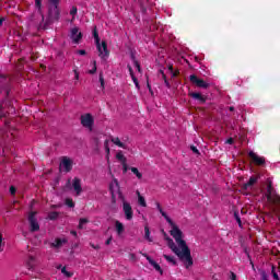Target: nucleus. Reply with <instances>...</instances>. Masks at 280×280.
I'll return each instance as SVG.
<instances>
[{
  "instance_id": "nucleus-49",
  "label": "nucleus",
  "mask_w": 280,
  "mask_h": 280,
  "mask_svg": "<svg viewBox=\"0 0 280 280\" xmlns=\"http://www.w3.org/2000/svg\"><path fill=\"white\" fill-rule=\"evenodd\" d=\"M163 78H164V82H165L166 86L170 88V82H167V79H165V74H163Z\"/></svg>"
},
{
  "instance_id": "nucleus-1",
  "label": "nucleus",
  "mask_w": 280,
  "mask_h": 280,
  "mask_svg": "<svg viewBox=\"0 0 280 280\" xmlns=\"http://www.w3.org/2000/svg\"><path fill=\"white\" fill-rule=\"evenodd\" d=\"M158 211H160L161 215L166 220V222L170 224L171 230L170 234L173 236L176 243H174V240L166 238L167 246L171 248V250L176 254V256L183 261L185 268L189 269L191 266H194V258L191 257V249H189V246H187V242H185V234H183V231L170 217H167V213L163 211V208L161 207V203H156ZM177 244V245H176Z\"/></svg>"
},
{
  "instance_id": "nucleus-23",
  "label": "nucleus",
  "mask_w": 280,
  "mask_h": 280,
  "mask_svg": "<svg viewBox=\"0 0 280 280\" xmlns=\"http://www.w3.org/2000/svg\"><path fill=\"white\" fill-rule=\"evenodd\" d=\"M130 75H131V80L135 83L136 88L139 89V80H137V77H135V70H132V67L128 66Z\"/></svg>"
},
{
  "instance_id": "nucleus-51",
  "label": "nucleus",
  "mask_w": 280,
  "mask_h": 280,
  "mask_svg": "<svg viewBox=\"0 0 280 280\" xmlns=\"http://www.w3.org/2000/svg\"><path fill=\"white\" fill-rule=\"evenodd\" d=\"M232 280H237V279L235 278V273H232Z\"/></svg>"
},
{
  "instance_id": "nucleus-6",
  "label": "nucleus",
  "mask_w": 280,
  "mask_h": 280,
  "mask_svg": "<svg viewBox=\"0 0 280 280\" xmlns=\"http://www.w3.org/2000/svg\"><path fill=\"white\" fill-rule=\"evenodd\" d=\"M267 200L269 205H280V197L272 191V186L267 188Z\"/></svg>"
},
{
  "instance_id": "nucleus-20",
  "label": "nucleus",
  "mask_w": 280,
  "mask_h": 280,
  "mask_svg": "<svg viewBox=\"0 0 280 280\" xmlns=\"http://www.w3.org/2000/svg\"><path fill=\"white\" fill-rule=\"evenodd\" d=\"M116 160L121 164L124 163L126 165V162H128V159L126 158V155L124 154V151H118L116 153Z\"/></svg>"
},
{
  "instance_id": "nucleus-4",
  "label": "nucleus",
  "mask_w": 280,
  "mask_h": 280,
  "mask_svg": "<svg viewBox=\"0 0 280 280\" xmlns=\"http://www.w3.org/2000/svg\"><path fill=\"white\" fill-rule=\"evenodd\" d=\"M109 191L112 194V198L115 200V197L122 199L124 195H121V189L119 188V182L117 179H113L109 184Z\"/></svg>"
},
{
  "instance_id": "nucleus-54",
  "label": "nucleus",
  "mask_w": 280,
  "mask_h": 280,
  "mask_svg": "<svg viewBox=\"0 0 280 280\" xmlns=\"http://www.w3.org/2000/svg\"><path fill=\"white\" fill-rule=\"evenodd\" d=\"M230 110H233V107H230Z\"/></svg>"
},
{
  "instance_id": "nucleus-53",
  "label": "nucleus",
  "mask_w": 280,
  "mask_h": 280,
  "mask_svg": "<svg viewBox=\"0 0 280 280\" xmlns=\"http://www.w3.org/2000/svg\"><path fill=\"white\" fill-rule=\"evenodd\" d=\"M31 261H34V257H31Z\"/></svg>"
},
{
  "instance_id": "nucleus-43",
  "label": "nucleus",
  "mask_w": 280,
  "mask_h": 280,
  "mask_svg": "<svg viewBox=\"0 0 280 280\" xmlns=\"http://www.w3.org/2000/svg\"><path fill=\"white\" fill-rule=\"evenodd\" d=\"M74 80H80V72L78 70H74Z\"/></svg>"
},
{
  "instance_id": "nucleus-25",
  "label": "nucleus",
  "mask_w": 280,
  "mask_h": 280,
  "mask_svg": "<svg viewBox=\"0 0 280 280\" xmlns=\"http://www.w3.org/2000/svg\"><path fill=\"white\" fill-rule=\"evenodd\" d=\"M130 171L132 172V174H135L136 178H138V180H141V178H143V174L139 172V168L137 167H131Z\"/></svg>"
},
{
  "instance_id": "nucleus-17",
  "label": "nucleus",
  "mask_w": 280,
  "mask_h": 280,
  "mask_svg": "<svg viewBox=\"0 0 280 280\" xmlns=\"http://www.w3.org/2000/svg\"><path fill=\"white\" fill-rule=\"evenodd\" d=\"M112 143H114V145H117L118 148H122V150H128V144L121 142V140L117 137L112 138Z\"/></svg>"
},
{
  "instance_id": "nucleus-18",
  "label": "nucleus",
  "mask_w": 280,
  "mask_h": 280,
  "mask_svg": "<svg viewBox=\"0 0 280 280\" xmlns=\"http://www.w3.org/2000/svg\"><path fill=\"white\" fill-rule=\"evenodd\" d=\"M255 183H257V177H250L248 183L244 184L243 189H245V191L253 189V185H255Z\"/></svg>"
},
{
  "instance_id": "nucleus-42",
  "label": "nucleus",
  "mask_w": 280,
  "mask_h": 280,
  "mask_svg": "<svg viewBox=\"0 0 280 280\" xmlns=\"http://www.w3.org/2000/svg\"><path fill=\"white\" fill-rule=\"evenodd\" d=\"M10 194H11L12 196H14V194H16V188H15L14 186H11V187H10Z\"/></svg>"
},
{
  "instance_id": "nucleus-8",
  "label": "nucleus",
  "mask_w": 280,
  "mask_h": 280,
  "mask_svg": "<svg viewBox=\"0 0 280 280\" xmlns=\"http://www.w3.org/2000/svg\"><path fill=\"white\" fill-rule=\"evenodd\" d=\"M72 168H73V160L69 158H62L59 165L60 172H71Z\"/></svg>"
},
{
  "instance_id": "nucleus-44",
  "label": "nucleus",
  "mask_w": 280,
  "mask_h": 280,
  "mask_svg": "<svg viewBox=\"0 0 280 280\" xmlns=\"http://www.w3.org/2000/svg\"><path fill=\"white\" fill-rule=\"evenodd\" d=\"M235 219L238 223V226H242V219H240V215L235 214Z\"/></svg>"
},
{
  "instance_id": "nucleus-15",
  "label": "nucleus",
  "mask_w": 280,
  "mask_h": 280,
  "mask_svg": "<svg viewBox=\"0 0 280 280\" xmlns=\"http://www.w3.org/2000/svg\"><path fill=\"white\" fill-rule=\"evenodd\" d=\"M147 261H149L150 266L156 270L160 275H163V269L161 268V265H159L154 259H152L150 256L144 255Z\"/></svg>"
},
{
  "instance_id": "nucleus-11",
  "label": "nucleus",
  "mask_w": 280,
  "mask_h": 280,
  "mask_svg": "<svg viewBox=\"0 0 280 280\" xmlns=\"http://www.w3.org/2000/svg\"><path fill=\"white\" fill-rule=\"evenodd\" d=\"M81 124L82 126H84V128L93 130V116H91V114H85L81 116Z\"/></svg>"
},
{
  "instance_id": "nucleus-2",
  "label": "nucleus",
  "mask_w": 280,
  "mask_h": 280,
  "mask_svg": "<svg viewBox=\"0 0 280 280\" xmlns=\"http://www.w3.org/2000/svg\"><path fill=\"white\" fill-rule=\"evenodd\" d=\"M158 211H160L161 215L166 220V222L170 224L171 230L170 234L173 236L176 243H174V240L166 238L167 246L171 248V250L176 254V256L183 261L185 268L189 269L191 266H194V258L191 257V249H189V246H187V242H185V234H183V231L170 217H167V213L163 211V208L161 207V203H156ZM177 244V245H176Z\"/></svg>"
},
{
  "instance_id": "nucleus-45",
  "label": "nucleus",
  "mask_w": 280,
  "mask_h": 280,
  "mask_svg": "<svg viewBox=\"0 0 280 280\" xmlns=\"http://www.w3.org/2000/svg\"><path fill=\"white\" fill-rule=\"evenodd\" d=\"M272 277H273V279L279 280V275H277V272H275V270H272Z\"/></svg>"
},
{
  "instance_id": "nucleus-36",
  "label": "nucleus",
  "mask_w": 280,
  "mask_h": 280,
  "mask_svg": "<svg viewBox=\"0 0 280 280\" xmlns=\"http://www.w3.org/2000/svg\"><path fill=\"white\" fill-rule=\"evenodd\" d=\"M3 246H5V243H3V236L0 234V253L3 250Z\"/></svg>"
},
{
  "instance_id": "nucleus-5",
  "label": "nucleus",
  "mask_w": 280,
  "mask_h": 280,
  "mask_svg": "<svg viewBox=\"0 0 280 280\" xmlns=\"http://www.w3.org/2000/svg\"><path fill=\"white\" fill-rule=\"evenodd\" d=\"M120 200L122 201V211L125 213L126 220H132L135 215V212L132 211V206L130 205V202L126 201L124 197Z\"/></svg>"
},
{
  "instance_id": "nucleus-29",
  "label": "nucleus",
  "mask_w": 280,
  "mask_h": 280,
  "mask_svg": "<svg viewBox=\"0 0 280 280\" xmlns=\"http://www.w3.org/2000/svg\"><path fill=\"white\" fill-rule=\"evenodd\" d=\"M194 100H199L200 102H205V98L202 97V94L200 93H191L190 94Z\"/></svg>"
},
{
  "instance_id": "nucleus-30",
  "label": "nucleus",
  "mask_w": 280,
  "mask_h": 280,
  "mask_svg": "<svg viewBox=\"0 0 280 280\" xmlns=\"http://www.w3.org/2000/svg\"><path fill=\"white\" fill-rule=\"evenodd\" d=\"M89 224V219H80L79 221V229H84Z\"/></svg>"
},
{
  "instance_id": "nucleus-31",
  "label": "nucleus",
  "mask_w": 280,
  "mask_h": 280,
  "mask_svg": "<svg viewBox=\"0 0 280 280\" xmlns=\"http://www.w3.org/2000/svg\"><path fill=\"white\" fill-rule=\"evenodd\" d=\"M132 62L136 71H138V73H141V66L139 65V61L133 59Z\"/></svg>"
},
{
  "instance_id": "nucleus-33",
  "label": "nucleus",
  "mask_w": 280,
  "mask_h": 280,
  "mask_svg": "<svg viewBox=\"0 0 280 280\" xmlns=\"http://www.w3.org/2000/svg\"><path fill=\"white\" fill-rule=\"evenodd\" d=\"M93 36H94V40H95V45H96L97 43H100V34H97V30L93 31Z\"/></svg>"
},
{
  "instance_id": "nucleus-41",
  "label": "nucleus",
  "mask_w": 280,
  "mask_h": 280,
  "mask_svg": "<svg viewBox=\"0 0 280 280\" xmlns=\"http://www.w3.org/2000/svg\"><path fill=\"white\" fill-rule=\"evenodd\" d=\"M124 172H128V162L121 163Z\"/></svg>"
},
{
  "instance_id": "nucleus-14",
  "label": "nucleus",
  "mask_w": 280,
  "mask_h": 280,
  "mask_svg": "<svg viewBox=\"0 0 280 280\" xmlns=\"http://www.w3.org/2000/svg\"><path fill=\"white\" fill-rule=\"evenodd\" d=\"M249 158L252 159V161H254L256 165H264V163H266V159L264 156L258 155L253 151L249 152Z\"/></svg>"
},
{
  "instance_id": "nucleus-35",
  "label": "nucleus",
  "mask_w": 280,
  "mask_h": 280,
  "mask_svg": "<svg viewBox=\"0 0 280 280\" xmlns=\"http://www.w3.org/2000/svg\"><path fill=\"white\" fill-rule=\"evenodd\" d=\"M70 14H71V16H75V14H78V8L72 7L70 10Z\"/></svg>"
},
{
  "instance_id": "nucleus-27",
  "label": "nucleus",
  "mask_w": 280,
  "mask_h": 280,
  "mask_svg": "<svg viewBox=\"0 0 280 280\" xmlns=\"http://www.w3.org/2000/svg\"><path fill=\"white\" fill-rule=\"evenodd\" d=\"M144 240H147V242H152V236H150V228L148 225L144 226Z\"/></svg>"
},
{
  "instance_id": "nucleus-26",
  "label": "nucleus",
  "mask_w": 280,
  "mask_h": 280,
  "mask_svg": "<svg viewBox=\"0 0 280 280\" xmlns=\"http://www.w3.org/2000/svg\"><path fill=\"white\" fill-rule=\"evenodd\" d=\"M108 143H110V140H106L104 145L106 151V159L107 161H110V147H108Z\"/></svg>"
},
{
  "instance_id": "nucleus-22",
  "label": "nucleus",
  "mask_w": 280,
  "mask_h": 280,
  "mask_svg": "<svg viewBox=\"0 0 280 280\" xmlns=\"http://www.w3.org/2000/svg\"><path fill=\"white\" fill-rule=\"evenodd\" d=\"M63 244H67V238H56L54 242H52V246L55 248H60V246H62Z\"/></svg>"
},
{
  "instance_id": "nucleus-52",
  "label": "nucleus",
  "mask_w": 280,
  "mask_h": 280,
  "mask_svg": "<svg viewBox=\"0 0 280 280\" xmlns=\"http://www.w3.org/2000/svg\"><path fill=\"white\" fill-rule=\"evenodd\" d=\"M0 25H3V19H0Z\"/></svg>"
},
{
  "instance_id": "nucleus-50",
  "label": "nucleus",
  "mask_w": 280,
  "mask_h": 280,
  "mask_svg": "<svg viewBox=\"0 0 280 280\" xmlns=\"http://www.w3.org/2000/svg\"><path fill=\"white\" fill-rule=\"evenodd\" d=\"M71 235H78V232H75V231H71Z\"/></svg>"
},
{
  "instance_id": "nucleus-40",
  "label": "nucleus",
  "mask_w": 280,
  "mask_h": 280,
  "mask_svg": "<svg viewBox=\"0 0 280 280\" xmlns=\"http://www.w3.org/2000/svg\"><path fill=\"white\" fill-rule=\"evenodd\" d=\"M100 82H101V88L104 89V77L102 74H100Z\"/></svg>"
},
{
  "instance_id": "nucleus-32",
  "label": "nucleus",
  "mask_w": 280,
  "mask_h": 280,
  "mask_svg": "<svg viewBox=\"0 0 280 280\" xmlns=\"http://www.w3.org/2000/svg\"><path fill=\"white\" fill-rule=\"evenodd\" d=\"M67 207H70L73 209L75 207V203L73 202V199H66Z\"/></svg>"
},
{
  "instance_id": "nucleus-34",
  "label": "nucleus",
  "mask_w": 280,
  "mask_h": 280,
  "mask_svg": "<svg viewBox=\"0 0 280 280\" xmlns=\"http://www.w3.org/2000/svg\"><path fill=\"white\" fill-rule=\"evenodd\" d=\"M271 211L275 213V215H277V218H280V210H278L277 207L272 206Z\"/></svg>"
},
{
  "instance_id": "nucleus-24",
  "label": "nucleus",
  "mask_w": 280,
  "mask_h": 280,
  "mask_svg": "<svg viewBox=\"0 0 280 280\" xmlns=\"http://www.w3.org/2000/svg\"><path fill=\"white\" fill-rule=\"evenodd\" d=\"M96 71H97V62L96 61H92L90 63V69L88 70V73L93 75L94 73H96Z\"/></svg>"
},
{
  "instance_id": "nucleus-28",
  "label": "nucleus",
  "mask_w": 280,
  "mask_h": 280,
  "mask_svg": "<svg viewBox=\"0 0 280 280\" xmlns=\"http://www.w3.org/2000/svg\"><path fill=\"white\" fill-rule=\"evenodd\" d=\"M35 8H36L38 14L43 15V10H42L40 0H35Z\"/></svg>"
},
{
  "instance_id": "nucleus-12",
  "label": "nucleus",
  "mask_w": 280,
  "mask_h": 280,
  "mask_svg": "<svg viewBox=\"0 0 280 280\" xmlns=\"http://www.w3.org/2000/svg\"><path fill=\"white\" fill-rule=\"evenodd\" d=\"M190 82H192V84H196V86H199V89H208L209 88V83L205 82V80L198 79V77H196V74H192L189 77Z\"/></svg>"
},
{
  "instance_id": "nucleus-19",
  "label": "nucleus",
  "mask_w": 280,
  "mask_h": 280,
  "mask_svg": "<svg viewBox=\"0 0 280 280\" xmlns=\"http://www.w3.org/2000/svg\"><path fill=\"white\" fill-rule=\"evenodd\" d=\"M136 195L138 196V205L143 208L148 207V202H145V197H143L139 190L136 191Z\"/></svg>"
},
{
  "instance_id": "nucleus-13",
  "label": "nucleus",
  "mask_w": 280,
  "mask_h": 280,
  "mask_svg": "<svg viewBox=\"0 0 280 280\" xmlns=\"http://www.w3.org/2000/svg\"><path fill=\"white\" fill-rule=\"evenodd\" d=\"M28 222L31 224V231H39L40 225H38V221H36V212L28 214Z\"/></svg>"
},
{
  "instance_id": "nucleus-38",
  "label": "nucleus",
  "mask_w": 280,
  "mask_h": 280,
  "mask_svg": "<svg viewBox=\"0 0 280 280\" xmlns=\"http://www.w3.org/2000/svg\"><path fill=\"white\" fill-rule=\"evenodd\" d=\"M56 218H58L57 212H51V213L49 214V219H50V220H56Z\"/></svg>"
},
{
  "instance_id": "nucleus-7",
  "label": "nucleus",
  "mask_w": 280,
  "mask_h": 280,
  "mask_svg": "<svg viewBox=\"0 0 280 280\" xmlns=\"http://www.w3.org/2000/svg\"><path fill=\"white\" fill-rule=\"evenodd\" d=\"M71 191H74L77 196L82 194V180L78 177H74L72 182H69Z\"/></svg>"
},
{
  "instance_id": "nucleus-47",
  "label": "nucleus",
  "mask_w": 280,
  "mask_h": 280,
  "mask_svg": "<svg viewBox=\"0 0 280 280\" xmlns=\"http://www.w3.org/2000/svg\"><path fill=\"white\" fill-rule=\"evenodd\" d=\"M110 242H113V237H109V238L105 242V244L108 246V245H110Z\"/></svg>"
},
{
  "instance_id": "nucleus-21",
  "label": "nucleus",
  "mask_w": 280,
  "mask_h": 280,
  "mask_svg": "<svg viewBox=\"0 0 280 280\" xmlns=\"http://www.w3.org/2000/svg\"><path fill=\"white\" fill-rule=\"evenodd\" d=\"M164 259L170 264L171 266H176V257L167 254H163Z\"/></svg>"
},
{
  "instance_id": "nucleus-9",
  "label": "nucleus",
  "mask_w": 280,
  "mask_h": 280,
  "mask_svg": "<svg viewBox=\"0 0 280 280\" xmlns=\"http://www.w3.org/2000/svg\"><path fill=\"white\" fill-rule=\"evenodd\" d=\"M51 8L49 9V15L51 19L58 20L60 18V11L58 10L59 0H49Z\"/></svg>"
},
{
  "instance_id": "nucleus-46",
  "label": "nucleus",
  "mask_w": 280,
  "mask_h": 280,
  "mask_svg": "<svg viewBox=\"0 0 280 280\" xmlns=\"http://www.w3.org/2000/svg\"><path fill=\"white\" fill-rule=\"evenodd\" d=\"M225 143H229L230 145L233 144V138L228 139Z\"/></svg>"
},
{
  "instance_id": "nucleus-37",
  "label": "nucleus",
  "mask_w": 280,
  "mask_h": 280,
  "mask_svg": "<svg viewBox=\"0 0 280 280\" xmlns=\"http://www.w3.org/2000/svg\"><path fill=\"white\" fill-rule=\"evenodd\" d=\"M61 272H62V275H65L66 277H71V273H69V272L67 271V267H63V268L61 269Z\"/></svg>"
},
{
  "instance_id": "nucleus-48",
  "label": "nucleus",
  "mask_w": 280,
  "mask_h": 280,
  "mask_svg": "<svg viewBox=\"0 0 280 280\" xmlns=\"http://www.w3.org/2000/svg\"><path fill=\"white\" fill-rule=\"evenodd\" d=\"M191 150L195 154H198V149L196 147H191Z\"/></svg>"
},
{
  "instance_id": "nucleus-16",
  "label": "nucleus",
  "mask_w": 280,
  "mask_h": 280,
  "mask_svg": "<svg viewBox=\"0 0 280 280\" xmlns=\"http://www.w3.org/2000/svg\"><path fill=\"white\" fill-rule=\"evenodd\" d=\"M115 231H116L118 237H124V233L126 231L124 223H121L119 221H115Z\"/></svg>"
},
{
  "instance_id": "nucleus-39",
  "label": "nucleus",
  "mask_w": 280,
  "mask_h": 280,
  "mask_svg": "<svg viewBox=\"0 0 280 280\" xmlns=\"http://www.w3.org/2000/svg\"><path fill=\"white\" fill-rule=\"evenodd\" d=\"M77 54H78L79 56H86V50L81 49V50H78Z\"/></svg>"
},
{
  "instance_id": "nucleus-3",
  "label": "nucleus",
  "mask_w": 280,
  "mask_h": 280,
  "mask_svg": "<svg viewBox=\"0 0 280 280\" xmlns=\"http://www.w3.org/2000/svg\"><path fill=\"white\" fill-rule=\"evenodd\" d=\"M96 45V49L98 51V56L100 58H102V60H106V58H108L109 56V51H108V44H106V42H98Z\"/></svg>"
},
{
  "instance_id": "nucleus-10",
  "label": "nucleus",
  "mask_w": 280,
  "mask_h": 280,
  "mask_svg": "<svg viewBox=\"0 0 280 280\" xmlns=\"http://www.w3.org/2000/svg\"><path fill=\"white\" fill-rule=\"evenodd\" d=\"M70 38H71L72 43L78 45L80 43V40H82V32H80V28H78V27L71 28Z\"/></svg>"
}]
</instances>
